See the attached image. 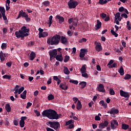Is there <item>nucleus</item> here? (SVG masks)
Listing matches in <instances>:
<instances>
[{"instance_id": "obj_1", "label": "nucleus", "mask_w": 131, "mask_h": 131, "mask_svg": "<svg viewBox=\"0 0 131 131\" xmlns=\"http://www.w3.org/2000/svg\"><path fill=\"white\" fill-rule=\"evenodd\" d=\"M28 33H29V29H27L26 26H24L19 31H16L15 35L17 38H21L23 40L24 39L25 37L29 36Z\"/></svg>"}, {"instance_id": "obj_2", "label": "nucleus", "mask_w": 131, "mask_h": 131, "mask_svg": "<svg viewBox=\"0 0 131 131\" xmlns=\"http://www.w3.org/2000/svg\"><path fill=\"white\" fill-rule=\"evenodd\" d=\"M56 115V111L52 109L46 110L42 113V116H46L51 120H56L57 119Z\"/></svg>"}, {"instance_id": "obj_3", "label": "nucleus", "mask_w": 131, "mask_h": 131, "mask_svg": "<svg viewBox=\"0 0 131 131\" xmlns=\"http://www.w3.org/2000/svg\"><path fill=\"white\" fill-rule=\"evenodd\" d=\"M61 39V36L60 35H55L53 37H49L47 39V43L49 45L57 46L59 43Z\"/></svg>"}, {"instance_id": "obj_4", "label": "nucleus", "mask_w": 131, "mask_h": 131, "mask_svg": "<svg viewBox=\"0 0 131 131\" xmlns=\"http://www.w3.org/2000/svg\"><path fill=\"white\" fill-rule=\"evenodd\" d=\"M47 125H50V127L54 128L55 130H57L58 128L60 127V124H59V122H52L49 121L46 123Z\"/></svg>"}, {"instance_id": "obj_5", "label": "nucleus", "mask_w": 131, "mask_h": 131, "mask_svg": "<svg viewBox=\"0 0 131 131\" xmlns=\"http://www.w3.org/2000/svg\"><path fill=\"white\" fill-rule=\"evenodd\" d=\"M49 55H50V60L52 61L53 58H55L57 55L58 54L57 50L56 49H55L49 51Z\"/></svg>"}, {"instance_id": "obj_6", "label": "nucleus", "mask_w": 131, "mask_h": 131, "mask_svg": "<svg viewBox=\"0 0 131 131\" xmlns=\"http://www.w3.org/2000/svg\"><path fill=\"white\" fill-rule=\"evenodd\" d=\"M79 21V19L77 18H69L68 19V22L69 24H73V26H77V23Z\"/></svg>"}, {"instance_id": "obj_7", "label": "nucleus", "mask_w": 131, "mask_h": 131, "mask_svg": "<svg viewBox=\"0 0 131 131\" xmlns=\"http://www.w3.org/2000/svg\"><path fill=\"white\" fill-rule=\"evenodd\" d=\"M119 125L118 122L116 120H113L111 121V128L112 129H115L118 128Z\"/></svg>"}, {"instance_id": "obj_8", "label": "nucleus", "mask_w": 131, "mask_h": 131, "mask_svg": "<svg viewBox=\"0 0 131 131\" xmlns=\"http://www.w3.org/2000/svg\"><path fill=\"white\" fill-rule=\"evenodd\" d=\"M79 3L76 1L72 2H68V5L70 9H75L76 8L77 6L78 5Z\"/></svg>"}, {"instance_id": "obj_9", "label": "nucleus", "mask_w": 131, "mask_h": 131, "mask_svg": "<svg viewBox=\"0 0 131 131\" xmlns=\"http://www.w3.org/2000/svg\"><path fill=\"white\" fill-rule=\"evenodd\" d=\"M21 17L25 18L27 17H29V15L26 14V13L25 12V11L21 10L20 11H19V13L18 14V17L16 18V19H18L19 18Z\"/></svg>"}, {"instance_id": "obj_10", "label": "nucleus", "mask_w": 131, "mask_h": 131, "mask_svg": "<svg viewBox=\"0 0 131 131\" xmlns=\"http://www.w3.org/2000/svg\"><path fill=\"white\" fill-rule=\"evenodd\" d=\"M115 28L116 29L115 31H114V28H113V29H112L111 30V32L112 34V35L115 36V37H117L118 36V34L116 33V32L118 31L119 29V27L118 26L115 25Z\"/></svg>"}, {"instance_id": "obj_11", "label": "nucleus", "mask_w": 131, "mask_h": 131, "mask_svg": "<svg viewBox=\"0 0 131 131\" xmlns=\"http://www.w3.org/2000/svg\"><path fill=\"white\" fill-rule=\"evenodd\" d=\"M120 94L121 97H124L125 98H129L130 96L128 92H125L122 90H120Z\"/></svg>"}, {"instance_id": "obj_12", "label": "nucleus", "mask_w": 131, "mask_h": 131, "mask_svg": "<svg viewBox=\"0 0 131 131\" xmlns=\"http://www.w3.org/2000/svg\"><path fill=\"white\" fill-rule=\"evenodd\" d=\"M97 90L98 92H100L102 93L105 92V89L104 84L100 83L98 86V87L97 88Z\"/></svg>"}, {"instance_id": "obj_13", "label": "nucleus", "mask_w": 131, "mask_h": 131, "mask_svg": "<svg viewBox=\"0 0 131 131\" xmlns=\"http://www.w3.org/2000/svg\"><path fill=\"white\" fill-rule=\"evenodd\" d=\"M108 125V122L107 121H104L103 122L100 123L99 127V128L103 129L105 127H107Z\"/></svg>"}, {"instance_id": "obj_14", "label": "nucleus", "mask_w": 131, "mask_h": 131, "mask_svg": "<svg viewBox=\"0 0 131 131\" xmlns=\"http://www.w3.org/2000/svg\"><path fill=\"white\" fill-rule=\"evenodd\" d=\"M5 57H8V54L5 53H3L2 51L0 52V58L1 61H4L5 60Z\"/></svg>"}, {"instance_id": "obj_15", "label": "nucleus", "mask_w": 131, "mask_h": 131, "mask_svg": "<svg viewBox=\"0 0 131 131\" xmlns=\"http://www.w3.org/2000/svg\"><path fill=\"white\" fill-rule=\"evenodd\" d=\"M59 88L64 91H67L68 89L69 85L66 83H61L59 85Z\"/></svg>"}, {"instance_id": "obj_16", "label": "nucleus", "mask_w": 131, "mask_h": 131, "mask_svg": "<svg viewBox=\"0 0 131 131\" xmlns=\"http://www.w3.org/2000/svg\"><path fill=\"white\" fill-rule=\"evenodd\" d=\"M119 112V111L117 109L112 108L111 110L108 111L107 113H110L111 115H116Z\"/></svg>"}, {"instance_id": "obj_17", "label": "nucleus", "mask_w": 131, "mask_h": 131, "mask_svg": "<svg viewBox=\"0 0 131 131\" xmlns=\"http://www.w3.org/2000/svg\"><path fill=\"white\" fill-rule=\"evenodd\" d=\"M56 19H58L59 20V24H62V23H63V22L64 21V18L62 16H60V15H56Z\"/></svg>"}, {"instance_id": "obj_18", "label": "nucleus", "mask_w": 131, "mask_h": 131, "mask_svg": "<svg viewBox=\"0 0 131 131\" xmlns=\"http://www.w3.org/2000/svg\"><path fill=\"white\" fill-rule=\"evenodd\" d=\"M95 48H96V51L98 52H99L102 49L101 43H99L96 44Z\"/></svg>"}, {"instance_id": "obj_19", "label": "nucleus", "mask_w": 131, "mask_h": 131, "mask_svg": "<svg viewBox=\"0 0 131 131\" xmlns=\"http://www.w3.org/2000/svg\"><path fill=\"white\" fill-rule=\"evenodd\" d=\"M55 58L56 59L57 61H60V62H62L63 61V59L61 54H60L59 55H56V56Z\"/></svg>"}, {"instance_id": "obj_20", "label": "nucleus", "mask_w": 131, "mask_h": 131, "mask_svg": "<svg viewBox=\"0 0 131 131\" xmlns=\"http://www.w3.org/2000/svg\"><path fill=\"white\" fill-rule=\"evenodd\" d=\"M60 40L61 43H62L63 45L67 44V40L66 37H64V36H61V37H60Z\"/></svg>"}, {"instance_id": "obj_21", "label": "nucleus", "mask_w": 131, "mask_h": 131, "mask_svg": "<svg viewBox=\"0 0 131 131\" xmlns=\"http://www.w3.org/2000/svg\"><path fill=\"white\" fill-rule=\"evenodd\" d=\"M87 83L86 81H81L79 83L80 88L83 89L86 86Z\"/></svg>"}, {"instance_id": "obj_22", "label": "nucleus", "mask_w": 131, "mask_h": 131, "mask_svg": "<svg viewBox=\"0 0 131 131\" xmlns=\"http://www.w3.org/2000/svg\"><path fill=\"white\" fill-rule=\"evenodd\" d=\"M27 91L24 90V92L20 94V98L23 99H26Z\"/></svg>"}, {"instance_id": "obj_23", "label": "nucleus", "mask_w": 131, "mask_h": 131, "mask_svg": "<svg viewBox=\"0 0 131 131\" xmlns=\"http://www.w3.org/2000/svg\"><path fill=\"white\" fill-rule=\"evenodd\" d=\"M82 105L81 104V103L80 102V100H78V102L77 103V106L76 108L77 110H80V109L82 108Z\"/></svg>"}, {"instance_id": "obj_24", "label": "nucleus", "mask_w": 131, "mask_h": 131, "mask_svg": "<svg viewBox=\"0 0 131 131\" xmlns=\"http://www.w3.org/2000/svg\"><path fill=\"white\" fill-rule=\"evenodd\" d=\"M36 55L35 52H31L30 54V60L33 61V59L36 57Z\"/></svg>"}, {"instance_id": "obj_25", "label": "nucleus", "mask_w": 131, "mask_h": 131, "mask_svg": "<svg viewBox=\"0 0 131 131\" xmlns=\"http://www.w3.org/2000/svg\"><path fill=\"white\" fill-rule=\"evenodd\" d=\"M129 126L128 124H122V129H124L125 130H126V129H128V130H129Z\"/></svg>"}, {"instance_id": "obj_26", "label": "nucleus", "mask_w": 131, "mask_h": 131, "mask_svg": "<svg viewBox=\"0 0 131 131\" xmlns=\"http://www.w3.org/2000/svg\"><path fill=\"white\" fill-rule=\"evenodd\" d=\"M63 73L66 75H69L70 72L69 71V70L67 67H63Z\"/></svg>"}, {"instance_id": "obj_27", "label": "nucleus", "mask_w": 131, "mask_h": 131, "mask_svg": "<svg viewBox=\"0 0 131 131\" xmlns=\"http://www.w3.org/2000/svg\"><path fill=\"white\" fill-rule=\"evenodd\" d=\"M97 24L96 25V28L97 29H99L102 26V23L99 20V19L97 20Z\"/></svg>"}, {"instance_id": "obj_28", "label": "nucleus", "mask_w": 131, "mask_h": 131, "mask_svg": "<svg viewBox=\"0 0 131 131\" xmlns=\"http://www.w3.org/2000/svg\"><path fill=\"white\" fill-rule=\"evenodd\" d=\"M5 109L7 112H11V106L9 104H6L5 105Z\"/></svg>"}, {"instance_id": "obj_29", "label": "nucleus", "mask_w": 131, "mask_h": 131, "mask_svg": "<svg viewBox=\"0 0 131 131\" xmlns=\"http://www.w3.org/2000/svg\"><path fill=\"white\" fill-rule=\"evenodd\" d=\"M19 85H16L15 86V88L13 89V91H14V94H17L18 93V91H19Z\"/></svg>"}, {"instance_id": "obj_30", "label": "nucleus", "mask_w": 131, "mask_h": 131, "mask_svg": "<svg viewBox=\"0 0 131 131\" xmlns=\"http://www.w3.org/2000/svg\"><path fill=\"white\" fill-rule=\"evenodd\" d=\"M48 36V33L47 32H43L42 33H40V37L39 38L46 37Z\"/></svg>"}, {"instance_id": "obj_31", "label": "nucleus", "mask_w": 131, "mask_h": 131, "mask_svg": "<svg viewBox=\"0 0 131 131\" xmlns=\"http://www.w3.org/2000/svg\"><path fill=\"white\" fill-rule=\"evenodd\" d=\"M42 4L43 5H44L45 7H49V6H50V3L49 1H45V2H42Z\"/></svg>"}, {"instance_id": "obj_32", "label": "nucleus", "mask_w": 131, "mask_h": 131, "mask_svg": "<svg viewBox=\"0 0 131 131\" xmlns=\"http://www.w3.org/2000/svg\"><path fill=\"white\" fill-rule=\"evenodd\" d=\"M119 73L121 75L123 76L124 74V69L123 67H121L120 69L119 70Z\"/></svg>"}, {"instance_id": "obj_33", "label": "nucleus", "mask_w": 131, "mask_h": 131, "mask_svg": "<svg viewBox=\"0 0 131 131\" xmlns=\"http://www.w3.org/2000/svg\"><path fill=\"white\" fill-rule=\"evenodd\" d=\"M99 104H101V106H103V107H107V104L105 103V102L103 101V100H101L100 102H99Z\"/></svg>"}, {"instance_id": "obj_34", "label": "nucleus", "mask_w": 131, "mask_h": 131, "mask_svg": "<svg viewBox=\"0 0 131 131\" xmlns=\"http://www.w3.org/2000/svg\"><path fill=\"white\" fill-rule=\"evenodd\" d=\"M25 121H23L21 120H20L19 121V126L21 128L24 127H25Z\"/></svg>"}, {"instance_id": "obj_35", "label": "nucleus", "mask_w": 131, "mask_h": 131, "mask_svg": "<svg viewBox=\"0 0 131 131\" xmlns=\"http://www.w3.org/2000/svg\"><path fill=\"white\" fill-rule=\"evenodd\" d=\"M3 17V20H7V17L6 15V14L5 13H4L3 14H2L1 13H0V19H1V18Z\"/></svg>"}, {"instance_id": "obj_36", "label": "nucleus", "mask_w": 131, "mask_h": 131, "mask_svg": "<svg viewBox=\"0 0 131 131\" xmlns=\"http://www.w3.org/2000/svg\"><path fill=\"white\" fill-rule=\"evenodd\" d=\"M119 17H120V13L118 12L115 14L114 21H116Z\"/></svg>"}, {"instance_id": "obj_37", "label": "nucleus", "mask_w": 131, "mask_h": 131, "mask_svg": "<svg viewBox=\"0 0 131 131\" xmlns=\"http://www.w3.org/2000/svg\"><path fill=\"white\" fill-rule=\"evenodd\" d=\"M74 120H69V121L66 122L65 125H66V126H68V125H71V124H72V123L74 124Z\"/></svg>"}, {"instance_id": "obj_38", "label": "nucleus", "mask_w": 131, "mask_h": 131, "mask_svg": "<svg viewBox=\"0 0 131 131\" xmlns=\"http://www.w3.org/2000/svg\"><path fill=\"white\" fill-rule=\"evenodd\" d=\"M80 71L81 72V74L84 73V72H86V68H85V67H84V66H82V67H81Z\"/></svg>"}, {"instance_id": "obj_39", "label": "nucleus", "mask_w": 131, "mask_h": 131, "mask_svg": "<svg viewBox=\"0 0 131 131\" xmlns=\"http://www.w3.org/2000/svg\"><path fill=\"white\" fill-rule=\"evenodd\" d=\"M0 12L2 13V15H3L6 13V10L4 7H0Z\"/></svg>"}, {"instance_id": "obj_40", "label": "nucleus", "mask_w": 131, "mask_h": 131, "mask_svg": "<svg viewBox=\"0 0 131 131\" xmlns=\"http://www.w3.org/2000/svg\"><path fill=\"white\" fill-rule=\"evenodd\" d=\"M48 99L49 100H52L54 99V96L53 95V94H49V95L48 97Z\"/></svg>"}, {"instance_id": "obj_41", "label": "nucleus", "mask_w": 131, "mask_h": 131, "mask_svg": "<svg viewBox=\"0 0 131 131\" xmlns=\"http://www.w3.org/2000/svg\"><path fill=\"white\" fill-rule=\"evenodd\" d=\"M3 78L4 79H6L10 80L11 78V75H4L3 76Z\"/></svg>"}, {"instance_id": "obj_42", "label": "nucleus", "mask_w": 131, "mask_h": 131, "mask_svg": "<svg viewBox=\"0 0 131 131\" xmlns=\"http://www.w3.org/2000/svg\"><path fill=\"white\" fill-rule=\"evenodd\" d=\"M70 59V56L66 55L64 57V59H63V62H68L69 60Z\"/></svg>"}, {"instance_id": "obj_43", "label": "nucleus", "mask_w": 131, "mask_h": 131, "mask_svg": "<svg viewBox=\"0 0 131 131\" xmlns=\"http://www.w3.org/2000/svg\"><path fill=\"white\" fill-rule=\"evenodd\" d=\"M130 78H131L130 75H129V74H127L126 75H125L124 79L129 80L130 79Z\"/></svg>"}, {"instance_id": "obj_44", "label": "nucleus", "mask_w": 131, "mask_h": 131, "mask_svg": "<svg viewBox=\"0 0 131 131\" xmlns=\"http://www.w3.org/2000/svg\"><path fill=\"white\" fill-rule=\"evenodd\" d=\"M110 94L111 95H115V92L114 91L113 89L111 88L110 89Z\"/></svg>"}, {"instance_id": "obj_45", "label": "nucleus", "mask_w": 131, "mask_h": 131, "mask_svg": "<svg viewBox=\"0 0 131 131\" xmlns=\"http://www.w3.org/2000/svg\"><path fill=\"white\" fill-rule=\"evenodd\" d=\"M80 52L82 53H83V54H85L86 53L88 52V51L87 49H81Z\"/></svg>"}, {"instance_id": "obj_46", "label": "nucleus", "mask_w": 131, "mask_h": 131, "mask_svg": "<svg viewBox=\"0 0 131 131\" xmlns=\"http://www.w3.org/2000/svg\"><path fill=\"white\" fill-rule=\"evenodd\" d=\"M130 21H127V26L126 28L128 30H130L131 29V27H130Z\"/></svg>"}, {"instance_id": "obj_47", "label": "nucleus", "mask_w": 131, "mask_h": 131, "mask_svg": "<svg viewBox=\"0 0 131 131\" xmlns=\"http://www.w3.org/2000/svg\"><path fill=\"white\" fill-rule=\"evenodd\" d=\"M106 16H107V15L104 13L100 14V17L102 18V19H104L105 17H106Z\"/></svg>"}, {"instance_id": "obj_48", "label": "nucleus", "mask_w": 131, "mask_h": 131, "mask_svg": "<svg viewBox=\"0 0 131 131\" xmlns=\"http://www.w3.org/2000/svg\"><path fill=\"white\" fill-rule=\"evenodd\" d=\"M34 112L35 113V114L37 117H39L40 116V113L39 112V111H37V110H34Z\"/></svg>"}, {"instance_id": "obj_49", "label": "nucleus", "mask_w": 131, "mask_h": 131, "mask_svg": "<svg viewBox=\"0 0 131 131\" xmlns=\"http://www.w3.org/2000/svg\"><path fill=\"white\" fill-rule=\"evenodd\" d=\"M85 54H83V53H82L81 52H80L79 53V57L80 58L82 59V58H83V57L85 56Z\"/></svg>"}, {"instance_id": "obj_50", "label": "nucleus", "mask_w": 131, "mask_h": 131, "mask_svg": "<svg viewBox=\"0 0 131 131\" xmlns=\"http://www.w3.org/2000/svg\"><path fill=\"white\" fill-rule=\"evenodd\" d=\"M24 90H25L24 87H21V88H19V89L18 90V94H21L22 92L24 91Z\"/></svg>"}, {"instance_id": "obj_51", "label": "nucleus", "mask_w": 131, "mask_h": 131, "mask_svg": "<svg viewBox=\"0 0 131 131\" xmlns=\"http://www.w3.org/2000/svg\"><path fill=\"white\" fill-rule=\"evenodd\" d=\"M38 30H39V37L40 38V34H42L43 32V29H41V28H39Z\"/></svg>"}, {"instance_id": "obj_52", "label": "nucleus", "mask_w": 131, "mask_h": 131, "mask_svg": "<svg viewBox=\"0 0 131 131\" xmlns=\"http://www.w3.org/2000/svg\"><path fill=\"white\" fill-rule=\"evenodd\" d=\"M7 46V44H6V43H3L1 48H2V50H4V49H6Z\"/></svg>"}, {"instance_id": "obj_53", "label": "nucleus", "mask_w": 131, "mask_h": 131, "mask_svg": "<svg viewBox=\"0 0 131 131\" xmlns=\"http://www.w3.org/2000/svg\"><path fill=\"white\" fill-rule=\"evenodd\" d=\"M87 39L85 38H82L81 39L79 40V42L81 43L82 42H86Z\"/></svg>"}, {"instance_id": "obj_54", "label": "nucleus", "mask_w": 131, "mask_h": 131, "mask_svg": "<svg viewBox=\"0 0 131 131\" xmlns=\"http://www.w3.org/2000/svg\"><path fill=\"white\" fill-rule=\"evenodd\" d=\"M81 75H82V76L83 77H84V78H88V73H86V72L81 73Z\"/></svg>"}, {"instance_id": "obj_55", "label": "nucleus", "mask_w": 131, "mask_h": 131, "mask_svg": "<svg viewBox=\"0 0 131 131\" xmlns=\"http://www.w3.org/2000/svg\"><path fill=\"white\" fill-rule=\"evenodd\" d=\"M18 120H15L13 121L14 124L16 126H17L18 125Z\"/></svg>"}, {"instance_id": "obj_56", "label": "nucleus", "mask_w": 131, "mask_h": 131, "mask_svg": "<svg viewBox=\"0 0 131 131\" xmlns=\"http://www.w3.org/2000/svg\"><path fill=\"white\" fill-rule=\"evenodd\" d=\"M117 65V64L116 63H114L112 65L109 66L108 67L110 68H115V67H116Z\"/></svg>"}, {"instance_id": "obj_57", "label": "nucleus", "mask_w": 131, "mask_h": 131, "mask_svg": "<svg viewBox=\"0 0 131 131\" xmlns=\"http://www.w3.org/2000/svg\"><path fill=\"white\" fill-rule=\"evenodd\" d=\"M34 45V41H30L28 43V46L29 47L33 46Z\"/></svg>"}, {"instance_id": "obj_58", "label": "nucleus", "mask_w": 131, "mask_h": 131, "mask_svg": "<svg viewBox=\"0 0 131 131\" xmlns=\"http://www.w3.org/2000/svg\"><path fill=\"white\" fill-rule=\"evenodd\" d=\"M32 103L31 102H27L26 108H29L30 106H32Z\"/></svg>"}, {"instance_id": "obj_59", "label": "nucleus", "mask_w": 131, "mask_h": 131, "mask_svg": "<svg viewBox=\"0 0 131 131\" xmlns=\"http://www.w3.org/2000/svg\"><path fill=\"white\" fill-rule=\"evenodd\" d=\"M53 16H52V15H50V17H49V24H50V25H51L52 24V19H53Z\"/></svg>"}, {"instance_id": "obj_60", "label": "nucleus", "mask_w": 131, "mask_h": 131, "mask_svg": "<svg viewBox=\"0 0 131 131\" xmlns=\"http://www.w3.org/2000/svg\"><path fill=\"white\" fill-rule=\"evenodd\" d=\"M121 17H124L125 19H127V18L128 17V15L127 14H125V13H123L121 15Z\"/></svg>"}, {"instance_id": "obj_61", "label": "nucleus", "mask_w": 131, "mask_h": 131, "mask_svg": "<svg viewBox=\"0 0 131 131\" xmlns=\"http://www.w3.org/2000/svg\"><path fill=\"white\" fill-rule=\"evenodd\" d=\"M95 120L96 121H100L101 120V118L99 116H96L95 117Z\"/></svg>"}, {"instance_id": "obj_62", "label": "nucleus", "mask_w": 131, "mask_h": 131, "mask_svg": "<svg viewBox=\"0 0 131 131\" xmlns=\"http://www.w3.org/2000/svg\"><path fill=\"white\" fill-rule=\"evenodd\" d=\"M73 100L74 102V103L76 104L77 102L78 101V98L76 97H73Z\"/></svg>"}, {"instance_id": "obj_63", "label": "nucleus", "mask_w": 131, "mask_h": 131, "mask_svg": "<svg viewBox=\"0 0 131 131\" xmlns=\"http://www.w3.org/2000/svg\"><path fill=\"white\" fill-rule=\"evenodd\" d=\"M5 124L6 125H8L9 124V122L8 121V118H5Z\"/></svg>"}, {"instance_id": "obj_64", "label": "nucleus", "mask_w": 131, "mask_h": 131, "mask_svg": "<svg viewBox=\"0 0 131 131\" xmlns=\"http://www.w3.org/2000/svg\"><path fill=\"white\" fill-rule=\"evenodd\" d=\"M12 62H8L6 63V66L9 68H10L12 66Z\"/></svg>"}]
</instances>
